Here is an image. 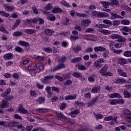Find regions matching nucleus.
I'll return each instance as SVG.
<instances>
[{
    "instance_id": "1",
    "label": "nucleus",
    "mask_w": 131,
    "mask_h": 131,
    "mask_svg": "<svg viewBox=\"0 0 131 131\" xmlns=\"http://www.w3.org/2000/svg\"><path fill=\"white\" fill-rule=\"evenodd\" d=\"M94 50L96 53L98 52H103L102 53V57L104 59H106L109 56V50H107L106 48L101 46L95 47Z\"/></svg>"
},
{
    "instance_id": "55",
    "label": "nucleus",
    "mask_w": 131,
    "mask_h": 131,
    "mask_svg": "<svg viewBox=\"0 0 131 131\" xmlns=\"http://www.w3.org/2000/svg\"><path fill=\"white\" fill-rule=\"evenodd\" d=\"M111 37L113 39H116L117 38H119V37H120V35H119L118 34H113L111 35Z\"/></svg>"
},
{
    "instance_id": "53",
    "label": "nucleus",
    "mask_w": 131,
    "mask_h": 131,
    "mask_svg": "<svg viewBox=\"0 0 131 131\" xmlns=\"http://www.w3.org/2000/svg\"><path fill=\"white\" fill-rule=\"evenodd\" d=\"M113 51L114 53H115V54H117L118 55H119L120 54H121V53L123 52V50H116L114 49H113Z\"/></svg>"
},
{
    "instance_id": "9",
    "label": "nucleus",
    "mask_w": 131,
    "mask_h": 131,
    "mask_svg": "<svg viewBox=\"0 0 131 131\" xmlns=\"http://www.w3.org/2000/svg\"><path fill=\"white\" fill-rule=\"evenodd\" d=\"M13 57L14 55L11 53L6 54L3 56L4 60H11V59H13Z\"/></svg>"
},
{
    "instance_id": "15",
    "label": "nucleus",
    "mask_w": 131,
    "mask_h": 131,
    "mask_svg": "<svg viewBox=\"0 0 131 131\" xmlns=\"http://www.w3.org/2000/svg\"><path fill=\"white\" fill-rule=\"evenodd\" d=\"M110 97L112 99L114 98H122L121 95L118 93H112L110 95Z\"/></svg>"
},
{
    "instance_id": "22",
    "label": "nucleus",
    "mask_w": 131,
    "mask_h": 131,
    "mask_svg": "<svg viewBox=\"0 0 131 131\" xmlns=\"http://www.w3.org/2000/svg\"><path fill=\"white\" fill-rule=\"evenodd\" d=\"M90 23H91V21L90 20H81L82 26H89V25Z\"/></svg>"
},
{
    "instance_id": "40",
    "label": "nucleus",
    "mask_w": 131,
    "mask_h": 131,
    "mask_svg": "<svg viewBox=\"0 0 131 131\" xmlns=\"http://www.w3.org/2000/svg\"><path fill=\"white\" fill-rule=\"evenodd\" d=\"M121 24H123V25H129L130 21L126 19H123L121 20Z\"/></svg>"
},
{
    "instance_id": "64",
    "label": "nucleus",
    "mask_w": 131,
    "mask_h": 131,
    "mask_svg": "<svg viewBox=\"0 0 131 131\" xmlns=\"http://www.w3.org/2000/svg\"><path fill=\"white\" fill-rule=\"evenodd\" d=\"M36 67H34L33 65H30L28 67V70H31V71H34L36 70Z\"/></svg>"
},
{
    "instance_id": "41",
    "label": "nucleus",
    "mask_w": 131,
    "mask_h": 131,
    "mask_svg": "<svg viewBox=\"0 0 131 131\" xmlns=\"http://www.w3.org/2000/svg\"><path fill=\"white\" fill-rule=\"evenodd\" d=\"M18 122L16 121H12L9 123V127H15V126H17Z\"/></svg>"
},
{
    "instance_id": "48",
    "label": "nucleus",
    "mask_w": 131,
    "mask_h": 131,
    "mask_svg": "<svg viewBox=\"0 0 131 131\" xmlns=\"http://www.w3.org/2000/svg\"><path fill=\"white\" fill-rule=\"evenodd\" d=\"M119 2L117 0H113L111 3V6H118Z\"/></svg>"
},
{
    "instance_id": "3",
    "label": "nucleus",
    "mask_w": 131,
    "mask_h": 131,
    "mask_svg": "<svg viewBox=\"0 0 131 131\" xmlns=\"http://www.w3.org/2000/svg\"><path fill=\"white\" fill-rule=\"evenodd\" d=\"M11 93V88H8L6 90V91L1 94V97L2 98H5L6 101H11L14 99V96H12L11 95L8 96L9 94Z\"/></svg>"
},
{
    "instance_id": "39",
    "label": "nucleus",
    "mask_w": 131,
    "mask_h": 131,
    "mask_svg": "<svg viewBox=\"0 0 131 131\" xmlns=\"http://www.w3.org/2000/svg\"><path fill=\"white\" fill-rule=\"evenodd\" d=\"M74 99H76V96L75 95H71V96H67L65 98V100H74Z\"/></svg>"
},
{
    "instance_id": "61",
    "label": "nucleus",
    "mask_w": 131,
    "mask_h": 131,
    "mask_svg": "<svg viewBox=\"0 0 131 131\" xmlns=\"http://www.w3.org/2000/svg\"><path fill=\"white\" fill-rule=\"evenodd\" d=\"M110 104H111V105H117V100L115 99L111 100L110 101Z\"/></svg>"
},
{
    "instance_id": "10",
    "label": "nucleus",
    "mask_w": 131,
    "mask_h": 131,
    "mask_svg": "<svg viewBox=\"0 0 131 131\" xmlns=\"http://www.w3.org/2000/svg\"><path fill=\"white\" fill-rule=\"evenodd\" d=\"M119 75L120 76H123V77H127V74L122 70L121 69H118L117 70Z\"/></svg>"
},
{
    "instance_id": "62",
    "label": "nucleus",
    "mask_w": 131,
    "mask_h": 131,
    "mask_svg": "<svg viewBox=\"0 0 131 131\" xmlns=\"http://www.w3.org/2000/svg\"><path fill=\"white\" fill-rule=\"evenodd\" d=\"M78 69H79V70H86V69H88L85 67H84V66L82 64V65H78Z\"/></svg>"
},
{
    "instance_id": "27",
    "label": "nucleus",
    "mask_w": 131,
    "mask_h": 131,
    "mask_svg": "<svg viewBox=\"0 0 131 131\" xmlns=\"http://www.w3.org/2000/svg\"><path fill=\"white\" fill-rule=\"evenodd\" d=\"M72 50L74 51L75 53H78L79 51H81V46L78 45L77 47L73 48Z\"/></svg>"
},
{
    "instance_id": "6",
    "label": "nucleus",
    "mask_w": 131,
    "mask_h": 131,
    "mask_svg": "<svg viewBox=\"0 0 131 131\" xmlns=\"http://www.w3.org/2000/svg\"><path fill=\"white\" fill-rule=\"evenodd\" d=\"M10 106V102L6 100V99H3L1 103H0V108L4 109V108H9Z\"/></svg>"
},
{
    "instance_id": "13",
    "label": "nucleus",
    "mask_w": 131,
    "mask_h": 131,
    "mask_svg": "<svg viewBox=\"0 0 131 131\" xmlns=\"http://www.w3.org/2000/svg\"><path fill=\"white\" fill-rule=\"evenodd\" d=\"M123 94L124 98H126V99H129V98H131V93L128 92L126 89L124 90Z\"/></svg>"
},
{
    "instance_id": "23",
    "label": "nucleus",
    "mask_w": 131,
    "mask_h": 131,
    "mask_svg": "<svg viewBox=\"0 0 131 131\" xmlns=\"http://www.w3.org/2000/svg\"><path fill=\"white\" fill-rule=\"evenodd\" d=\"M100 90H101L100 86H98L94 87L93 88H92L91 90V93H92L93 94H95V93H98V92H99Z\"/></svg>"
},
{
    "instance_id": "28",
    "label": "nucleus",
    "mask_w": 131,
    "mask_h": 131,
    "mask_svg": "<svg viewBox=\"0 0 131 131\" xmlns=\"http://www.w3.org/2000/svg\"><path fill=\"white\" fill-rule=\"evenodd\" d=\"M94 67L101 68V67L103 66V64L101 63L99 61H98V60H97L94 63Z\"/></svg>"
},
{
    "instance_id": "37",
    "label": "nucleus",
    "mask_w": 131,
    "mask_h": 131,
    "mask_svg": "<svg viewBox=\"0 0 131 131\" xmlns=\"http://www.w3.org/2000/svg\"><path fill=\"white\" fill-rule=\"evenodd\" d=\"M93 15L95 17H98V18H101V12L93 11Z\"/></svg>"
},
{
    "instance_id": "50",
    "label": "nucleus",
    "mask_w": 131,
    "mask_h": 131,
    "mask_svg": "<svg viewBox=\"0 0 131 131\" xmlns=\"http://www.w3.org/2000/svg\"><path fill=\"white\" fill-rule=\"evenodd\" d=\"M46 11H49V10H51L53 9V5L51 4H48L45 7Z\"/></svg>"
},
{
    "instance_id": "59",
    "label": "nucleus",
    "mask_w": 131,
    "mask_h": 131,
    "mask_svg": "<svg viewBox=\"0 0 131 131\" xmlns=\"http://www.w3.org/2000/svg\"><path fill=\"white\" fill-rule=\"evenodd\" d=\"M0 15L4 16V17H9V16H10V14L9 13H7L6 12H5V11H0Z\"/></svg>"
},
{
    "instance_id": "52",
    "label": "nucleus",
    "mask_w": 131,
    "mask_h": 131,
    "mask_svg": "<svg viewBox=\"0 0 131 131\" xmlns=\"http://www.w3.org/2000/svg\"><path fill=\"white\" fill-rule=\"evenodd\" d=\"M123 55L125 57H131V51H126L124 53Z\"/></svg>"
},
{
    "instance_id": "29",
    "label": "nucleus",
    "mask_w": 131,
    "mask_h": 131,
    "mask_svg": "<svg viewBox=\"0 0 131 131\" xmlns=\"http://www.w3.org/2000/svg\"><path fill=\"white\" fill-rule=\"evenodd\" d=\"M131 114L130 111L127 109L124 110V115L125 118H127Z\"/></svg>"
},
{
    "instance_id": "58",
    "label": "nucleus",
    "mask_w": 131,
    "mask_h": 131,
    "mask_svg": "<svg viewBox=\"0 0 131 131\" xmlns=\"http://www.w3.org/2000/svg\"><path fill=\"white\" fill-rule=\"evenodd\" d=\"M118 41H120V42H123L124 41H126V38H125L124 37H122L120 35V37H119Z\"/></svg>"
},
{
    "instance_id": "60",
    "label": "nucleus",
    "mask_w": 131,
    "mask_h": 131,
    "mask_svg": "<svg viewBox=\"0 0 131 131\" xmlns=\"http://www.w3.org/2000/svg\"><path fill=\"white\" fill-rule=\"evenodd\" d=\"M36 66L37 69H39V70H42V69H43V65L40 63H37Z\"/></svg>"
},
{
    "instance_id": "57",
    "label": "nucleus",
    "mask_w": 131,
    "mask_h": 131,
    "mask_svg": "<svg viewBox=\"0 0 131 131\" xmlns=\"http://www.w3.org/2000/svg\"><path fill=\"white\" fill-rule=\"evenodd\" d=\"M104 120H105V121H110L111 120H113V117H112V116H109L105 117L104 118Z\"/></svg>"
},
{
    "instance_id": "30",
    "label": "nucleus",
    "mask_w": 131,
    "mask_h": 131,
    "mask_svg": "<svg viewBox=\"0 0 131 131\" xmlns=\"http://www.w3.org/2000/svg\"><path fill=\"white\" fill-rule=\"evenodd\" d=\"M87 39L88 40H93L95 41L97 39V37L94 35H89L87 36Z\"/></svg>"
},
{
    "instance_id": "35",
    "label": "nucleus",
    "mask_w": 131,
    "mask_h": 131,
    "mask_svg": "<svg viewBox=\"0 0 131 131\" xmlns=\"http://www.w3.org/2000/svg\"><path fill=\"white\" fill-rule=\"evenodd\" d=\"M110 15L106 12H101L100 18H108Z\"/></svg>"
},
{
    "instance_id": "8",
    "label": "nucleus",
    "mask_w": 131,
    "mask_h": 131,
    "mask_svg": "<svg viewBox=\"0 0 131 131\" xmlns=\"http://www.w3.org/2000/svg\"><path fill=\"white\" fill-rule=\"evenodd\" d=\"M116 83H119L120 84H123L126 83V80L122 78H117L115 79Z\"/></svg>"
},
{
    "instance_id": "12",
    "label": "nucleus",
    "mask_w": 131,
    "mask_h": 131,
    "mask_svg": "<svg viewBox=\"0 0 131 131\" xmlns=\"http://www.w3.org/2000/svg\"><path fill=\"white\" fill-rule=\"evenodd\" d=\"M24 32L27 34H34V33H36V30L34 29H28L24 30Z\"/></svg>"
},
{
    "instance_id": "31",
    "label": "nucleus",
    "mask_w": 131,
    "mask_h": 131,
    "mask_svg": "<svg viewBox=\"0 0 131 131\" xmlns=\"http://www.w3.org/2000/svg\"><path fill=\"white\" fill-rule=\"evenodd\" d=\"M23 34V33L19 31H17L14 32L13 33V36H14L15 37H17L18 36H21V35H22Z\"/></svg>"
},
{
    "instance_id": "17",
    "label": "nucleus",
    "mask_w": 131,
    "mask_h": 131,
    "mask_svg": "<svg viewBox=\"0 0 131 131\" xmlns=\"http://www.w3.org/2000/svg\"><path fill=\"white\" fill-rule=\"evenodd\" d=\"M107 71H108V67L107 65H105L100 70L99 72L101 74H104L105 73L107 72Z\"/></svg>"
},
{
    "instance_id": "34",
    "label": "nucleus",
    "mask_w": 131,
    "mask_h": 131,
    "mask_svg": "<svg viewBox=\"0 0 131 131\" xmlns=\"http://www.w3.org/2000/svg\"><path fill=\"white\" fill-rule=\"evenodd\" d=\"M45 33L47 35L51 36L54 33V31L51 29H47L45 30Z\"/></svg>"
},
{
    "instance_id": "56",
    "label": "nucleus",
    "mask_w": 131,
    "mask_h": 131,
    "mask_svg": "<svg viewBox=\"0 0 131 131\" xmlns=\"http://www.w3.org/2000/svg\"><path fill=\"white\" fill-rule=\"evenodd\" d=\"M103 22L105 24H107L108 25H110V26H111V25H112V21H111V20H109L108 19H104L103 20Z\"/></svg>"
},
{
    "instance_id": "63",
    "label": "nucleus",
    "mask_w": 131,
    "mask_h": 131,
    "mask_svg": "<svg viewBox=\"0 0 131 131\" xmlns=\"http://www.w3.org/2000/svg\"><path fill=\"white\" fill-rule=\"evenodd\" d=\"M56 115L57 117H59V118H62V119H63V118H65V116L62 115V114H61V113L56 112Z\"/></svg>"
},
{
    "instance_id": "46",
    "label": "nucleus",
    "mask_w": 131,
    "mask_h": 131,
    "mask_svg": "<svg viewBox=\"0 0 131 131\" xmlns=\"http://www.w3.org/2000/svg\"><path fill=\"white\" fill-rule=\"evenodd\" d=\"M99 31L101 33H103V34H110V33H111V32H110V31L107 30L100 29L99 30Z\"/></svg>"
},
{
    "instance_id": "14",
    "label": "nucleus",
    "mask_w": 131,
    "mask_h": 131,
    "mask_svg": "<svg viewBox=\"0 0 131 131\" xmlns=\"http://www.w3.org/2000/svg\"><path fill=\"white\" fill-rule=\"evenodd\" d=\"M100 4L102 5L103 8H105V9H108V8H109V5L111 6V3L109 2L101 1Z\"/></svg>"
},
{
    "instance_id": "51",
    "label": "nucleus",
    "mask_w": 131,
    "mask_h": 131,
    "mask_svg": "<svg viewBox=\"0 0 131 131\" xmlns=\"http://www.w3.org/2000/svg\"><path fill=\"white\" fill-rule=\"evenodd\" d=\"M79 38V36H71L70 39L72 41H75V40H77Z\"/></svg>"
},
{
    "instance_id": "42",
    "label": "nucleus",
    "mask_w": 131,
    "mask_h": 131,
    "mask_svg": "<svg viewBox=\"0 0 131 131\" xmlns=\"http://www.w3.org/2000/svg\"><path fill=\"white\" fill-rule=\"evenodd\" d=\"M0 31H1V32H3V33H6V34H8V33H9V31L6 30V28H5V27L3 26H0Z\"/></svg>"
},
{
    "instance_id": "33",
    "label": "nucleus",
    "mask_w": 131,
    "mask_h": 131,
    "mask_svg": "<svg viewBox=\"0 0 131 131\" xmlns=\"http://www.w3.org/2000/svg\"><path fill=\"white\" fill-rule=\"evenodd\" d=\"M5 9L6 10V11H8L9 12H12L13 10L15 9V8L12 6H5Z\"/></svg>"
},
{
    "instance_id": "7",
    "label": "nucleus",
    "mask_w": 131,
    "mask_h": 131,
    "mask_svg": "<svg viewBox=\"0 0 131 131\" xmlns=\"http://www.w3.org/2000/svg\"><path fill=\"white\" fill-rule=\"evenodd\" d=\"M16 111L17 112H19V113H23V114H28V111L23 107V105L22 104H19L18 105V108L16 110Z\"/></svg>"
},
{
    "instance_id": "20",
    "label": "nucleus",
    "mask_w": 131,
    "mask_h": 131,
    "mask_svg": "<svg viewBox=\"0 0 131 131\" xmlns=\"http://www.w3.org/2000/svg\"><path fill=\"white\" fill-rule=\"evenodd\" d=\"M20 24H21V20L20 19L16 20L14 23L13 26L12 28V29L14 30V29H15L16 27H17V26H19Z\"/></svg>"
},
{
    "instance_id": "4",
    "label": "nucleus",
    "mask_w": 131,
    "mask_h": 131,
    "mask_svg": "<svg viewBox=\"0 0 131 131\" xmlns=\"http://www.w3.org/2000/svg\"><path fill=\"white\" fill-rule=\"evenodd\" d=\"M54 77V76L48 75L44 77L43 79H41V81L44 84H50V83H51V80H52Z\"/></svg>"
},
{
    "instance_id": "44",
    "label": "nucleus",
    "mask_w": 131,
    "mask_h": 131,
    "mask_svg": "<svg viewBox=\"0 0 131 131\" xmlns=\"http://www.w3.org/2000/svg\"><path fill=\"white\" fill-rule=\"evenodd\" d=\"M94 115L97 119H102V118H104V116L101 114H95Z\"/></svg>"
},
{
    "instance_id": "18",
    "label": "nucleus",
    "mask_w": 131,
    "mask_h": 131,
    "mask_svg": "<svg viewBox=\"0 0 131 131\" xmlns=\"http://www.w3.org/2000/svg\"><path fill=\"white\" fill-rule=\"evenodd\" d=\"M62 10L59 7L54 8L52 10V12L54 13V14H57V13H62Z\"/></svg>"
},
{
    "instance_id": "26",
    "label": "nucleus",
    "mask_w": 131,
    "mask_h": 131,
    "mask_svg": "<svg viewBox=\"0 0 131 131\" xmlns=\"http://www.w3.org/2000/svg\"><path fill=\"white\" fill-rule=\"evenodd\" d=\"M119 63L121 65H124L125 64H127V60L124 58H120L119 59Z\"/></svg>"
},
{
    "instance_id": "5",
    "label": "nucleus",
    "mask_w": 131,
    "mask_h": 131,
    "mask_svg": "<svg viewBox=\"0 0 131 131\" xmlns=\"http://www.w3.org/2000/svg\"><path fill=\"white\" fill-rule=\"evenodd\" d=\"M66 66H65V64L64 63H59L57 67H54L50 70L51 72H55V71H57V70H60V69H63L65 68Z\"/></svg>"
},
{
    "instance_id": "24",
    "label": "nucleus",
    "mask_w": 131,
    "mask_h": 131,
    "mask_svg": "<svg viewBox=\"0 0 131 131\" xmlns=\"http://www.w3.org/2000/svg\"><path fill=\"white\" fill-rule=\"evenodd\" d=\"M72 75L73 76H74V77H76V78H81L82 77V75H81V73H78L77 72L73 73L72 74Z\"/></svg>"
},
{
    "instance_id": "21",
    "label": "nucleus",
    "mask_w": 131,
    "mask_h": 131,
    "mask_svg": "<svg viewBox=\"0 0 131 131\" xmlns=\"http://www.w3.org/2000/svg\"><path fill=\"white\" fill-rule=\"evenodd\" d=\"M81 60H82V58H81V57H75L74 58H72L71 61L72 63H77L78 62H80Z\"/></svg>"
},
{
    "instance_id": "45",
    "label": "nucleus",
    "mask_w": 131,
    "mask_h": 131,
    "mask_svg": "<svg viewBox=\"0 0 131 131\" xmlns=\"http://www.w3.org/2000/svg\"><path fill=\"white\" fill-rule=\"evenodd\" d=\"M30 96H31V97H34V98H35V97H37V93L35 91L30 90Z\"/></svg>"
},
{
    "instance_id": "32",
    "label": "nucleus",
    "mask_w": 131,
    "mask_h": 131,
    "mask_svg": "<svg viewBox=\"0 0 131 131\" xmlns=\"http://www.w3.org/2000/svg\"><path fill=\"white\" fill-rule=\"evenodd\" d=\"M0 125L7 127L8 126H10V123L7 121H1L0 122Z\"/></svg>"
},
{
    "instance_id": "49",
    "label": "nucleus",
    "mask_w": 131,
    "mask_h": 131,
    "mask_svg": "<svg viewBox=\"0 0 131 131\" xmlns=\"http://www.w3.org/2000/svg\"><path fill=\"white\" fill-rule=\"evenodd\" d=\"M14 50L15 51H16V52H17L18 53H22L23 52V49H22V48L18 46L15 47Z\"/></svg>"
},
{
    "instance_id": "11",
    "label": "nucleus",
    "mask_w": 131,
    "mask_h": 131,
    "mask_svg": "<svg viewBox=\"0 0 131 131\" xmlns=\"http://www.w3.org/2000/svg\"><path fill=\"white\" fill-rule=\"evenodd\" d=\"M99 99V97H94L92 101L89 102L88 103V107H91V106H93V105H95L97 102H98V99Z\"/></svg>"
},
{
    "instance_id": "25",
    "label": "nucleus",
    "mask_w": 131,
    "mask_h": 131,
    "mask_svg": "<svg viewBox=\"0 0 131 131\" xmlns=\"http://www.w3.org/2000/svg\"><path fill=\"white\" fill-rule=\"evenodd\" d=\"M19 44L20 45V46H24V47H26V48H27L28 47H29L30 45L28 42H25L24 41H19Z\"/></svg>"
},
{
    "instance_id": "38",
    "label": "nucleus",
    "mask_w": 131,
    "mask_h": 131,
    "mask_svg": "<svg viewBox=\"0 0 131 131\" xmlns=\"http://www.w3.org/2000/svg\"><path fill=\"white\" fill-rule=\"evenodd\" d=\"M95 27H97V28H107L108 26L103 24H97L95 25Z\"/></svg>"
},
{
    "instance_id": "47",
    "label": "nucleus",
    "mask_w": 131,
    "mask_h": 131,
    "mask_svg": "<svg viewBox=\"0 0 131 131\" xmlns=\"http://www.w3.org/2000/svg\"><path fill=\"white\" fill-rule=\"evenodd\" d=\"M37 111L38 112H40V113H46V112H48V109L47 108H38L37 109Z\"/></svg>"
},
{
    "instance_id": "36",
    "label": "nucleus",
    "mask_w": 131,
    "mask_h": 131,
    "mask_svg": "<svg viewBox=\"0 0 131 131\" xmlns=\"http://www.w3.org/2000/svg\"><path fill=\"white\" fill-rule=\"evenodd\" d=\"M102 76H104L105 77H108V76H113L114 74L113 73L110 72H107L101 75Z\"/></svg>"
},
{
    "instance_id": "43",
    "label": "nucleus",
    "mask_w": 131,
    "mask_h": 131,
    "mask_svg": "<svg viewBox=\"0 0 131 131\" xmlns=\"http://www.w3.org/2000/svg\"><path fill=\"white\" fill-rule=\"evenodd\" d=\"M43 51L47 53H53V49L51 47L44 48Z\"/></svg>"
},
{
    "instance_id": "16",
    "label": "nucleus",
    "mask_w": 131,
    "mask_h": 131,
    "mask_svg": "<svg viewBox=\"0 0 131 131\" xmlns=\"http://www.w3.org/2000/svg\"><path fill=\"white\" fill-rule=\"evenodd\" d=\"M110 14L111 15V18L115 19L117 18H119L120 19H123V17L121 16H119L117 15L116 13H114L113 12H111Z\"/></svg>"
},
{
    "instance_id": "19",
    "label": "nucleus",
    "mask_w": 131,
    "mask_h": 131,
    "mask_svg": "<svg viewBox=\"0 0 131 131\" xmlns=\"http://www.w3.org/2000/svg\"><path fill=\"white\" fill-rule=\"evenodd\" d=\"M79 112H80L79 110H76L71 112L70 113V115H71V117H75V115L77 114H79Z\"/></svg>"
},
{
    "instance_id": "54",
    "label": "nucleus",
    "mask_w": 131,
    "mask_h": 131,
    "mask_svg": "<svg viewBox=\"0 0 131 131\" xmlns=\"http://www.w3.org/2000/svg\"><path fill=\"white\" fill-rule=\"evenodd\" d=\"M47 19L48 20H50V21H55V20H56V17L52 16V15H50L47 16Z\"/></svg>"
},
{
    "instance_id": "2",
    "label": "nucleus",
    "mask_w": 131,
    "mask_h": 131,
    "mask_svg": "<svg viewBox=\"0 0 131 131\" xmlns=\"http://www.w3.org/2000/svg\"><path fill=\"white\" fill-rule=\"evenodd\" d=\"M26 22L29 24H31V23H34V24H36L37 22H39V25H41L45 23V20L41 18L40 17H35L33 19H29L27 18L26 19Z\"/></svg>"
}]
</instances>
